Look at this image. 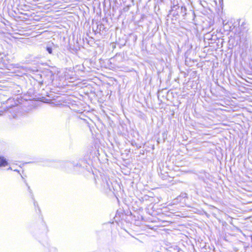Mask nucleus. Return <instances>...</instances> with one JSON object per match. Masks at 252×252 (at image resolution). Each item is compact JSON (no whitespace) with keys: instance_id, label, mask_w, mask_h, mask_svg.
<instances>
[{"instance_id":"f257e3e1","label":"nucleus","mask_w":252,"mask_h":252,"mask_svg":"<svg viewBox=\"0 0 252 252\" xmlns=\"http://www.w3.org/2000/svg\"><path fill=\"white\" fill-rule=\"evenodd\" d=\"M18 187L20 190L24 194H30L32 193L30 186L25 181L20 182Z\"/></svg>"},{"instance_id":"f03ea898","label":"nucleus","mask_w":252,"mask_h":252,"mask_svg":"<svg viewBox=\"0 0 252 252\" xmlns=\"http://www.w3.org/2000/svg\"><path fill=\"white\" fill-rule=\"evenodd\" d=\"M8 165V162L6 159L2 156H0V166H6Z\"/></svg>"},{"instance_id":"7ed1b4c3","label":"nucleus","mask_w":252,"mask_h":252,"mask_svg":"<svg viewBox=\"0 0 252 252\" xmlns=\"http://www.w3.org/2000/svg\"><path fill=\"white\" fill-rule=\"evenodd\" d=\"M214 2L218 9L222 8L223 0H214Z\"/></svg>"},{"instance_id":"20e7f679","label":"nucleus","mask_w":252,"mask_h":252,"mask_svg":"<svg viewBox=\"0 0 252 252\" xmlns=\"http://www.w3.org/2000/svg\"><path fill=\"white\" fill-rule=\"evenodd\" d=\"M46 50L48 51V52L50 54H52V49L51 47H46Z\"/></svg>"}]
</instances>
